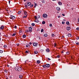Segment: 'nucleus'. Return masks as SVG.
<instances>
[{"label": "nucleus", "mask_w": 79, "mask_h": 79, "mask_svg": "<svg viewBox=\"0 0 79 79\" xmlns=\"http://www.w3.org/2000/svg\"><path fill=\"white\" fill-rule=\"evenodd\" d=\"M15 35H16V34L15 33L13 34L12 35V36H15Z\"/></svg>", "instance_id": "obj_31"}, {"label": "nucleus", "mask_w": 79, "mask_h": 79, "mask_svg": "<svg viewBox=\"0 0 79 79\" xmlns=\"http://www.w3.org/2000/svg\"><path fill=\"white\" fill-rule=\"evenodd\" d=\"M66 54H67V55H69V53L68 52H66Z\"/></svg>", "instance_id": "obj_36"}, {"label": "nucleus", "mask_w": 79, "mask_h": 79, "mask_svg": "<svg viewBox=\"0 0 79 79\" xmlns=\"http://www.w3.org/2000/svg\"><path fill=\"white\" fill-rule=\"evenodd\" d=\"M6 79H8V78H7Z\"/></svg>", "instance_id": "obj_64"}, {"label": "nucleus", "mask_w": 79, "mask_h": 79, "mask_svg": "<svg viewBox=\"0 0 79 79\" xmlns=\"http://www.w3.org/2000/svg\"><path fill=\"white\" fill-rule=\"evenodd\" d=\"M49 26H50V27H52V24H50V25H49Z\"/></svg>", "instance_id": "obj_40"}, {"label": "nucleus", "mask_w": 79, "mask_h": 79, "mask_svg": "<svg viewBox=\"0 0 79 79\" xmlns=\"http://www.w3.org/2000/svg\"><path fill=\"white\" fill-rule=\"evenodd\" d=\"M26 0H23V1L24 2H26Z\"/></svg>", "instance_id": "obj_54"}, {"label": "nucleus", "mask_w": 79, "mask_h": 79, "mask_svg": "<svg viewBox=\"0 0 79 79\" xmlns=\"http://www.w3.org/2000/svg\"><path fill=\"white\" fill-rule=\"evenodd\" d=\"M29 31H28V30H27V32H32V28L31 27H29Z\"/></svg>", "instance_id": "obj_2"}, {"label": "nucleus", "mask_w": 79, "mask_h": 79, "mask_svg": "<svg viewBox=\"0 0 79 79\" xmlns=\"http://www.w3.org/2000/svg\"><path fill=\"white\" fill-rule=\"evenodd\" d=\"M58 4L59 5H62V3H61V2L59 1L58 2Z\"/></svg>", "instance_id": "obj_12"}, {"label": "nucleus", "mask_w": 79, "mask_h": 79, "mask_svg": "<svg viewBox=\"0 0 79 79\" xmlns=\"http://www.w3.org/2000/svg\"><path fill=\"white\" fill-rule=\"evenodd\" d=\"M10 18L11 19H15V17L13 15H11L10 17Z\"/></svg>", "instance_id": "obj_3"}, {"label": "nucleus", "mask_w": 79, "mask_h": 79, "mask_svg": "<svg viewBox=\"0 0 79 79\" xmlns=\"http://www.w3.org/2000/svg\"><path fill=\"white\" fill-rule=\"evenodd\" d=\"M62 15L63 16H65V15H64V14H62Z\"/></svg>", "instance_id": "obj_49"}, {"label": "nucleus", "mask_w": 79, "mask_h": 79, "mask_svg": "<svg viewBox=\"0 0 79 79\" xmlns=\"http://www.w3.org/2000/svg\"><path fill=\"white\" fill-rule=\"evenodd\" d=\"M9 3H10V1H9Z\"/></svg>", "instance_id": "obj_59"}, {"label": "nucleus", "mask_w": 79, "mask_h": 79, "mask_svg": "<svg viewBox=\"0 0 79 79\" xmlns=\"http://www.w3.org/2000/svg\"><path fill=\"white\" fill-rule=\"evenodd\" d=\"M34 53L35 54H37V53H38V52H37V51H35L34 52Z\"/></svg>", "instance_id": "obj_17"}, {"label": "nucleus", "mask_w": 79, "mask_h": 79, "mask_svg": "<svg viewBox=\"0 0 79 79\" xmlns=\"http://www.w3.org/2000/svg\"><path fill=\"white\" fill-rule=\"evenodd\" d=\"M25 7H27V5H25Z\"/></svg>", "instance_id": "obj_61"}, {"label": "nucleus", "mask_w": 79, "mask_h": 79, "mask_svg": "<svg viewBox=\"0 0 79 79\" xmlns=\"http://www.w3.org/2000/svg\"><path fill=\"white\" fill-rule=\"evenodd\" d=\"M76 44L77 45H79V43H76Z\"/></svg>", "instance_id": "obj_42"}, {"label": "nucleus", "mask_w": 79, "mask_h": 79, "mask_svg": "<svg viewBox=\"0 0 79 79\" xmlns=\"http://www.w3.org/2000/svg\"><path fill=\"white\" fill-rule=\"evenodd\" d=\"M23 13L24 14V15H27V12L26 11H24Z\"/></svg>", "instance_id": "obj_7"}, {"label": "nucleus", "mask_w": 79, "mask_h": 79, "mask_svg": "<svg viewBox=\"0 0 79 79\" xmlns=\"http://www.w3.org/2000/svg\"><path fill=\"white\" fill-rule=\"evenodd\" d=\"M78 23L79 24V19H78Z\"/></svg>", "instance_id": "obj_47"}, {"label": "nucleus", "mask_w": 79, "mask_h": 79, "mask_svg": "<svg viewBox=\"0 0 79 79\" xmlns=\"http://www.w3.org/2000/svg\"><path fill=\"white\" fill-rule=\"evenodd\" d=\"M37 16V19H39V18H40V15H38Z\"/></svg>", "instance_id": "obj_28"}, {"label": "nucleus", "mask_w": 79, "mask_h": 79, "mask_svg": "<svg viewBox=\"0 0 79 79\" xmlns=\"http://www.w3.org/2000/svg\"><path fill=\"white\" fill-rule=\"evenodd\" d=\"M52 37H54V36H55V35H54V34H52Z\"/></svg>", "instance_id": "obj_35"}, {"label": "nucleus", "mask_w": 79, "mask_h": 79, "mask_svg": "<svg viewBox=\"0 0 79 79\" xmlns=\"http://www.w3.org/2000/svg\"><path fill=\"white\" fill-rule=\"evenodd\" d=\"M48 60H51V59H50L49 58H48Z\"/></svg>", "instance_id": "obj_45"}, {"label": "nucleus", "mask_w": 79, "mask_h": 79, "mask_svg": "<svg viewBox=\"0 0 79 79\" xmlns=\"http://www.w3.org/2000/svg\"><path fill=\"white\" fill-rule=\"evenodd\" d=\"M50 65L49 64H46V67H47L48 68V67H50Z\"/></svg>", "instance_id": "obj_8"}, {"label": "nucleus", "mask_w": 79, "mask_h": 79, "mask_svg": "<svg viewBox=\"0 0 79 79\" xmlns=\"http://www.w3.org/2000/svg\"><path fill=\"white\" fill-rule=\"evenodd\" d=\"M23 38H26V35H23Z\"/></svg>", "instance_id": "obj_16"}, {"label": "nucleus", "mask_w": 79, "mask_h": 79, "mask_svg": "<svg viewBox=\"0 0 79 79\" xmlns=\"http://www.w3.org/2000/svg\"><path fill=\"white\" fill-rule=\"evenodd\" d=\"M65 23H64V22H62V24H64Z\"/></svg>", "instance_id": "obj_43"}, {"label": "nucleus", "mask_w": 79, "mask_h": 79, "mask_svg": "<svg viewBox=\"0 0 79 79\" xmlns=\"http://www.w3.org/2000/svg\"><path fill=\"white\" fill-rule=\"evenodd\" d=\"M19 77L20 78H22V77H23V76L21 75H20L19 76Z\"/></svg>", "instance_id": "obj_23"}, {"label": "nucleus", "mask_w": 79, "mask_h": 79, "mask_svg": "<svg viewBox=\"0 0 79 79\" xmlns=\"http://www.w3.org/2000/svg\"><path fill=\"white\" fill-rule=\"evenodd\" d=\"M39 20H38L37 19H36L35 21V22H36V23H39Z\"/></svg>", "instance_id": "obj_13"}, {"label": "nucleus", "mask_w": 79, "mask_h": 79, "mask_svg": "<svg viewBox=\"0 0 79 79\" xmlns=\"http://www.w3.org/2000/svg\"><path fill=\"white\" fill-rule=\"evenodd\" d=\"M26 47H28V46H27V45H26Z\"/></svg>", "instance_id": "obj_57"}, {"label": "nucleus", "mask_w": 79, "mask_h": 79, "mask_svg": "<svg viewBox=\"0 0 79 79\" xmlns=\"http://www.w3.org/2000/svg\"><path fill=\"white\" fill-rule=\"evenodd\" d=\"M27 52H28V53H29V50L27 51Z\"/></svg>", "instance_id": "obj_56"}, {"label": "nucleus", "mask_w": 79, "mask_h": 79, "mask_svg": "<svg viewBox=\"0 0 79 79\" xmlns=\"http://www.w3.org/2000/svg\"><path fill=\"white\" fill-rule=\"evenodd\" d=\"M44 36H45V37H47V34H44Z\"/></svg>", "instance_id": "obj_22"}, {"label": "nucleus", "mask_w": 79, "mask_h": 79, "mask_svg": "<svg viewBox=\"0 0 79 79\" xmlns=\"http://www.w3.org/2000/svg\"><path fill=\"white\" fill-rule=\"evenodd\" d=\"M56 9L58 11H60V8L58 7H57L56 8Z\"/></svg>", "instance_id": "obj_9"}, {"label": "nucleus", "mask_w": 79, "mask_h": 79, "mask_svg": "<svg viewBox=\"0 0 79 79\" xmlns=\"http://www.w3.org/2000/svg\"><path fill=\"white\" fill-rule=\"evenodd\" d=\"M42 24H45V22L43 21L42 22Z\"/></svg>", "instance_id": "obj_19"}, {"label": "nucleus", "mask_w": 79, "mask_h": 79, "mask_svg": "<svg viewBox=\"0 0 79 79\" xmlns=\"http://www.w3.org/2000/svg\"><path fill=\"white\" fill-rule=\"evenodd\" d=\"M27 60H26V61H25V63H26L27 62Z\"/></svg>", "instance_id": "obj_46"}, {"label": "nucleus", "mask_w": 79, "mask_h": 79, "mask_svg": "<svg viewBox=\"0 0 79 79\" xmlns=\"http://www.w3.org/2000/svg\"><path fill=\"white\" fill-rule=\"evenodd\" d=\"M25 53H28V52H27V51L26 50V51H25Z\"/></svg>", "instance_id": "obj_44"}, {"label": "nucleus", "mask_w": 79, "mask_h": 79, "mask_svg": "<svg viewBox=\"0 0 79 79\" xmlns=\"http://www.w3.org/2000/svg\"><path fill=\"white\" fill-rule=\"evenodd\" d=\"M45 66H46V65H43V68H45Z\"/></svg>", "instance_id": "obj_39"}, {"label": "nucleus", "mask_w": 79, "mask_h": 79, "mask_svg": "<svg viewBox=\"0 0 79 79\" xmlns=\"http://www.w3.org/2000/svg\"><path fill=\"white\" fill-rule=\"evenodd\" d=\"M44 31V29H42L41 30V32H42Z\"/></svg>", "instance_id": "obj_34"}, {"label": "nucleus", "mask_w": 79, "mask_h": 79, "mask_svg": "<svg viewBox=\"0 0 79 79\" xmlns=\"http://www.w3.org/2000/svg\"><path fill=\"white\" fill-rule=\"evenodd\" d=\"M46 52H50V50H49V49L48 48H47L46 49Z\"/></svg>", "instance_id": "obj_14"}, {"label": "nucleus", "mask_w": 79, "mask_h": 79, "mask_svg": "<svg viewBox=\"0 0 79 79\" xmlns=\"http://www.w3.org/2000/svg\"><path fill=\"white\" fill-rule=\"evenodd\" d=\"M54 47H56V44H55Z\"/></svg>", "instance_id": "obj_58"}, {"label": "nucleus", "mask_w": 79, "mask_h": 79, "mask_svg": "<svg viewBox=\"0 0 79 79\" xmlns=\"http://www.w3.org/2000/svg\"><path fill=\"white\" fill-rule=\"evenodd\" d=\"M4 28V26H2L0 27L1 29H2V30H3V29Z\"/></svg>", "instance_id": "obj_10"}, {"label": "nucleus", "mask_w": 79, "mask_h": 79, "mask_svg": "<svg viewBox=\"0 0 79 79\" xmlns=\"http://www.w3.org/2000/svg\"><path fill=\"white\" fill-rule=\"evenodd\" d=\"M37 63L38 64H39L40 63V60H38L37 61Z\"/></svg>", "instance_id": "obj_11"}, {"label": "nucleus", "mask_w": 79, "mask_h": 79, "mask_svg": "<svg viewBox=\"0 0 79 79\" xmlns=\"http://www.w3.org/2000/svg\"><path fill=\"white\" fill-rule=\"evenodd\" d=\"M68 37H71V35L70 34H68Z\"/></svg>", "instance_id": "obj_18"}, {"label": "nucleus", "mask_w": 79, "mask_h": 79, "mask_svg": "<svg viewBox=\"0 0 79 79\" xmlns=\"http://www.w3.org/2000/svg\"><path fill=\"white\" fill-rule=\"evenodd\" d=\"M14 28H15V29H16V28H17V26L16 25L15 26Z\"/></svg>", "instance_id": "obj_33"}, {"label": "nucleus", "mask_w": 79, "mask_h": 79, "mask_svg": "<svg viewBox=\"0 0 79 79\" xmlns=\"http://www.w3.org/2000/svg\"><path fill=\"white\" fill-rule=\"evenodd\" d=\"M34 7H35H35H36V6H35V5Z\"/></svg>", "instance_id": "obj_62"}, {"label": "nucleus", "mask_w": 79, "mask_h": 79, "mask_svg": "<svg viewBox=\"0 0 79 79\" xmlns=\"http://www.w3.org/2000/svg\"><path fill=\"white\" fill-rule=\"evenodd\" d=\"M0 53H3V51L0 50Z\"/></svg>", "instance_id": "obj_38"}, {"label": "nucleus", "mask_w": 79, "mask_h": 79, "mask_svg": "<svg viewBox=\"0 0 79 79\" xmlns=\"http://www.w3.org/2000/svg\"><path fill=\"white\" fill-rule=\"evenodd\" d=\"M69 24V22H66V24H67L68 25V24Z\"/></svg>", "instance_id": "obj_32"}, {"label": "nucleus", "mask_w": 79, "mask_h": 79, "mask_svg": "<svg viewBox=\"0 0 79 79\" xmlns=\"http://www.w3.org/2000/svg\"><path fill=\"white\" fill-rule=\"evenodd\" d=\"M56 58H60V55L57 56H56Z\"/></svg>", "instance_id": "obj_25"}, {"label": "nucleus", "mask_w": 79, "mask_h": 79, "mask_svg": "<svg viewBox=\"0 0 79 79\" xmlns=\"http://www.w3.org/2000/svg\"><path fill=\"white\" fill-rule=\"evenodd\" d=\"M31 25L33 26H35V24L34 23H32Z\"/></svg>", "instance_id": "obj_26"}, {"label": "nucleus", "mask_w": 79, "mask_h": 79, "mask_svg": "<svg viewBox=\"0 0 79 79\" xmlns=\"http://www.w3.org/2000/svg\"><path fill=\"white\" fill-rule=\"evenodd\" d=\"M29 44H30V45H31V44H32V43H31V42H30V43H29Z\"/></svg>", "instance_id": "obj_51"}, {"label": "nucleus", "mask_w": 79, "mask_h": 79, "mask_svg": "<svg viewBox=\"0 0 79 79\" xmlns=\"http://www.w3.org/2000/svg\"><path fill=\"white\" fill-rule=\"evenodd\" d=\"M15 69L16 71H19L22 70V68L20 67H15Z\"/></svg>", "instance_id": "obj_1"}, {"label": "nucleus", "mask_w": 79, "mask_h": 79, "mask_svg": "<svg viewBox=\"0 0 79 79\" xmlns=\"http://www.w3.org/2000/svg\"><path fill=\"white\" fill-rule=\"evenodd\" d=\"M62 37H63V38H64V36H62Z\"/></svg>", "instance_id": "obj_55"}, {"label": "nucleus", "mask_w": 79, "mask_h": 79, "mask_svg": "<svg viewBox=\"0 0 79 79\" xmlns=\"http://www.w3.org/2000/svg\"><path fill=\"white\" fill-rule=\"evenodd\" d=\"M30 5H31V2H28L27 3V6H30Z\"/></svg>", "instance_id": "obj_15"}, {"label": "nucleus", "mask_w": 79, "mask_h": 79, "mask_svg": "<svg viewBox=\"0 0 79 79\" xmlns=\"http://www.w3.org/2000/svg\"><path fill=\"white\" fill-rule=\"evenodd\" d=\"M34 18L35 19H37V16H35L34 17Z\"/></svg>", "instance_id": "obj_27"}, {"label": "nucleus", "mask_w": 79, "mask_h": 79, "mask_svg": "<svg viewBox=\"0 0 79 79\" xmlns=\"http://www.w3.org/2000/svg\"><path fill=\"white\" fill-rule=\"evenodd\" d=\"M52 1H56V0H52Z\"/></svg>", "instance_id": "obj_60"}, {"label": "nucleus", "mask_w": 79, "mask_h": 79, "mask_svg": "<svg viewBox=\"0 0 79 79\" xmlns=\"http://www.w3.org/2000/svg\"><path fill=\"white\" fill-rule=\"evenodd\" d=\"M76 29H77V30L79 31V27H77L76 28Z\"/></svg>", "instance_id": "obj_41"}, {"label": "nucleus", "mask_w": 79, "mask_h": 79, "mask_svg": "<svg viewBox=\"0 0 79 79\" xmlns=\"http://www.w3.org/2000/svg\"><path fill=\"white\" fill-rule=\"evenodd\" d=\"M70 29L71 28L69 27H66V29L67 30V31H69Z\"/></svg>", "instance_id": "obj_6"}, {"label": "nucleus", "mask_w": 79, "mask_h": 79, "mask_svg": "<svg viewBox=\"0 0 79 79\" xmlns=\"http://www.w3.org/2000/svg\"><path fill=\"white\" fill-rule=\"evenodd\" d=\"M4 71L5 72V73H8V71L6 70H4Z\"/></svg>", "instance_id": "obj_37"}, {"label": "nucleus", "mask_w": 79, "mask_h": 79, "mask_svg": "<svg viewBox=\"0 0 79 79\" xmlns=\"http://www.w3.org/2000/svg\"><path fill=\"white\" fill-rule=\"evenodd\" d=\"M35 6H37V4H36V3H35Z\"/></svg>", "instance_id": "obj_48"}, {"label": "nucleus", "mask_w": 79, "mask_h": 79, "mask_svg": "<svg viewBox=\"0 0 79 79\" xmlns=\"http://www.w3.org/2000/svg\"><path fill=\"white\" fill-rule=\"evenodd\" d=\"M60 17H61V16H58V18H60Z\"/></svg>", "instance_id": "obj_50"}, {"label": "nucleus", "mask_w": 79, "mask_h": 79, "mask_svg": "<svg viewBox=\"0 0 79 79\" xmlns=\"http://www.w3.org/2000/svg\"><path fill=\"white\" fill-rule=\"evenodd\" d=\"M19 32H20V33H21V32H22V31H19Z\"/></svg>", "instance_id": "obj_52"}, {"label": "nucleus", "mask_w": 79, "mask_h": 79, "mask_svg": "<svg viewBox=\"0 0 79 79\" xmlns=\"http://www.w3.org/2000/svg\"><path fill=\"white\" fill-rule=\"evenodd\" d=\"M43 18H47V15L45 14H44L43 15Z\"/></svg>", "instance_id": "obj_5"}, {"label": "nucleus", "mask_w": 79, "mask_h": 79, "mask_svg": "<svg viewBox=\"0 0 79 79\" xmlns=\"http://www.w3.org/2000/svg\"><path fill=\"white\" fill-rule=\"evenodd\" d=\"M76 38L77 39V40H78V39H79V36H77L76 37Z\"/></svg>", "instance_id": "obj_20"}, {"label": "nucleus", "mask_w": 79, "mask_h": 79, "mask_svg": "<svg viewBox=\"0 0 79 79\" xmlns=\"http://www.w3.org/2000/svg\"><path fill=\"white\" fill-rule=\"evenodd\" d=\"M34 6V5L32 4L30 6L31 8H32V7Z\"/></svg>", "instance_id": "obj_29"}, {"label": "nucleus", "mask_w": 79, "mask_h": 79, "mask_svg": "<svg viewBox=\"0 0 79 79\" xmlns=\"http://www.w3.org/2000/svg\"><path fill=\"white\" fill-rule=\"evenodd\" d=\"M33 45L34 47H37V45H38V43H33Z\"/></svg>", "instance_id": "obj_4"}, {"label": "nucleus", "mask_w": 79, "mask_h": 79, "mask_svg": "<svg viewBox=\"0 0 79 79\" xmlns=\"http://www.w3.org/2000/svg\"><path fill=\"white\" fill-rule=\"evenodd\" d=\"M61 52L62 53H63L64 52H63V51H61Z\"/></svg>", "instance_id": "obj_53"}, {"label": "nucleus", "mask_w": 79, "mask_h": 79, "mask_svg": "<svg viewBox=\"0 0 79 79\" xmlns=\"http://www.w3.org/2000/svg\"><path fill=\"white\" fill-rule=\"evenodd\" d=\"M21 13V11H19L18 12V15H19V14H20V13Z\"/></svg>", "instance_id": "obj_24"}, {"label": "nucleus", "mask_w": 79, "mask_h": 79, "mask_svg": "<svg viewBox=\"0 0 79 79\" xmlns=\"http://www.w3.org/2000/svg\"><path fill=\"white\" fill-rule=\"evenodd\" d=\"M4 47H5V48H6V47H7V46L6 45H4Z\"/></svg>", "instance_id": "obj_30"}, {"label": "nucleus", "mask_w": 79, "mask_h": 79, "mask_svg": "<svg viewBox=\"0 0 79 79\" xmlns=\"http://www.w3.org/2000/svg\"><path fill=\"white\" fill-rule=\"evenodd\" d=\"M27 15H24L23 18H27Z\"/></svg>", "instance_id": "obj_21"}, {"label": "nucleus", "mask_w": 79, "mask_h": 79, "mask_svg": "<svg viewBox=\"0 0 79 79\" xmlns=\"http://www.w3.org/2000/svg\"><path fill=\"white\" fill-rule=\"evenodd\" d=\"M1 40V38H0V41Z\"/></svg>", "instance_id": "obj_63"}]
</instances>
